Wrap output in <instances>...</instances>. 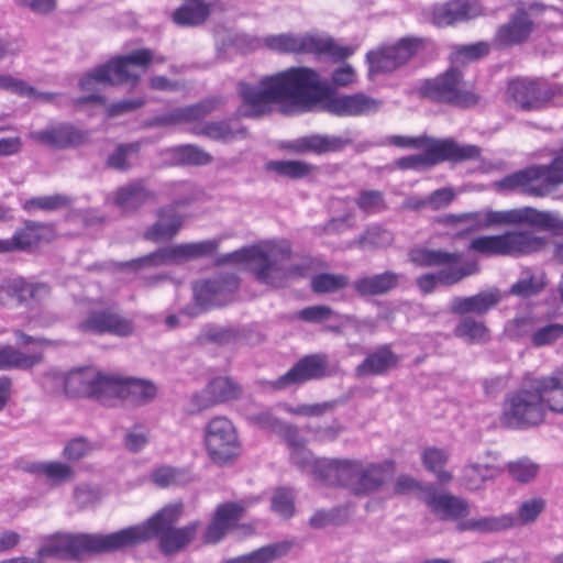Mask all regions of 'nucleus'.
I'll return each instance as SVG.
<instances>
[{
    "label": "nucleus",
    "instance_id": "f257e3e1",
    "mask_svg": "<svg viewBox=\"0 0 563 563\" xmlns=\"http://www.w3.org/2000/svg\"><path fill=\"white\" fill-rule=\"evenodd\" d=\"M323 90L320 75L303 66L265 76L257 86L239 84L246 107L242 114L250 118L269 113L274 103L280 104V112L286 115L310 111L320 102Z\"/></svg>",
    "mask_w": 563,
    "mask_h": 563
},
{
    "label": "nucleus",
    "instance_id": "f03ea898",
    "mask_svg": "<svg viewBox=\"0 0 563 563\" xmlns=\"http://www.w3.org/2000/svg\"><path fill=\"white\" fill-rule=\"evenodd\" d=\"M218 264L247 263L255 279L269 287H284L289 280L306 276L309 265L294 258L287 240H274L221 256Z\"/></svg>",
    "mask_w": 563,
    "mask_h": 563
},
{
    "label": "nucleus",
    "instance_id": "7ed1b4c3",
    "mask_svg": "<svg viewBox=\"0 0 563 563\" xmlns=\"http://www.w3.org/2000/svg\"><path fill=\"white\" fill-rule=\"evenodd\" d=\"M183 514L181 504H169L157 511L142 525L131 526L118 532H128L129 540L122 550L159 537L161 551L173 555L184 550L194 541L200 528L199 521H192L181 528H174Z\"/></svg>",
    "mask_w": 563,
    "mask_h": 563
},
{
    "label": "nucleus",
    "instance_id": "20e7f679",
    "mask_svg": "<svg viewBox=\"0 0 563 563\" xmlns=\"http://www.w3.org/2000/svg\"><path fill=\"white\" fill-rule=\"evenodd\" d=\"M320 472L327 477V485L342 486L356 496L377 493L393 473L394 463L365 462L357 459H334L320 464Z\"/></svg>",
    "mask_w": 563,
    "mask_h": 563
},
{
    "label": "nucleus",
    "instance_id": "39448f33",
    "mask_svg": "<svg viewBox=\"0 0 563 563\" xmlns=\"http://www.w3.org/2000/svg\"><path fill=\"white\" fill-rule=\"evenodd\" d=\"M128 532L98 533H57L51 537L38 551V558L78 559L85 554H101L121 551L129 540Z\"/></svg>",
    "mask_w": 563,
    "mask_h": 563
},
{
    "label": "nucleus",
    "instance_id": "423d86ee",
    "mask_svg": "<svg viewBox=\"0 0 563 563\" xmlns=\"http://www.w3.org/2000/svg\"><path fill=\"white\" fill-rule=\"evenodd\" d=\"M525 223L540 230L563 233V218L560 213L538 210L532 207L500 211L486 209L462 213V224L467 225L468 231H477L494 225H517Z\"/></svg>",
    "mask_w": 563,
    "mask_h": 563
},
{
    "label": "nucleus",
    "instance_id": "0eeeda50",
    "mask_svg": "<svg viewBox=\"0 0 563 563\" xmlns=\"http://www.w3.org/2000/svg\"><path fill=\"white\" fill-rule=\"evenodd\" d=\"M548 239L527 229L508 230L501 234L483 235L470 242L468 250L484 256L522 257L542 252Z\"/></svg>",
    "mask_w": 563,
    "mask_h": 563
},
{
    "label": "nucleus",
    "instance_id": "6e6552de",
    "mask_svg": "<svg viewBox=\"0 0 563 563\" xmlns=\"http://www.w3.org/2000/svg\"><path fill=\"white\" fill-rule=\"evenodd\" d=\"M152 60L153 53L147 48H140L128 55L114 57L107 64L86 74L79 82L80 89L84 91H92L96 89L97 84L118 86L128 82H136L140 79V74H137L134 68H147Z\"/></svg>",
    "mask_w": 563,
    "mask_h": 563
},
{
    "label": "nucleus",
    "instance_id": "1a4fd4ad",
    "mask_svg": "<svg viewBox=\"0 0 563 563\" xmlns=\"http://www.w3.org/2000/svg\"><path fill=\"white\" fill-rule=\"evenodd\" d=\"M545 419V405L534 380L529 388L509 393L503 401L500 423L509 429H528Z\"/></svg>",
    "mask_w": 563,
    "mask_h": 563
},
{
    "label": "nucleus",
    "instance_id": "9d476101",
    "mask_svg": "<svg viewBox=\"0 0 563 563\" xmlns=\"http://www.w3.org/2000/svg\"><path fill=\"white\" fill-rule=\"evenodd\" d=\"M427 151L422 154L409 155L399 158L396 166L399 169L423 170L441 162H463L479 157L481 150L476 145H461L453 139L432 141L424 145Z\"/></svg>",
    "mask_w": 563,
    "mask_h": 563
},
{
    "label": "nucleus",
    "instance_id": "9b49d317",
    "mask_svg": "<svg viewBox=\"0 0 563 563\" xmlns=\"http://www.w3.org/2000/svg\"><path fill=\"white\" fill-rule=\"evenodd\" d=\"M419 93L431 101L461 108L473 106L478 101V97L466 87L462 73L455 67L424 80L419 87Z\"/></svg>",
    "mask_w": 563,
    "mask_h": 563
},
{
    "label": "nucleus",
    "instance_id": "f8f14e48",
    "mask_svg": "<svg viewBox=\"0 0 563 563\" xmlns=\"http://www.w3.org/2000/svg\"><path fill=\"white\" fill-rule=\"evenodd\" d=\"M220 240H205L195 243L178 244L175 246L162 247L145 256L126 262L115 263L120 268L130 267L139 271L144 267H157L186 260H194L212 255L219 247Z\"/></svg>",
    "mask_w": 563,
    "mask_h": 563
},
{
    "label": "nucleus",
    "instance_id": "ddd939ff",
    "mask_svg": "<svg viewBox=\"0 0 563 563\" xmlns=\"http://www.w3.org/2000/svg\"><path fill=\"white\" fill-rule=\"evenodd\" d=\"M205 445L211 461L220 466L233 463L240 454L236 430L225 417H214L208 422Z\"/></svg>",
    "mask_w": 563,
    "mask_h": 563
},
{
    "label": "nucleus",
    "instance_id": "4468645a",
    "mask_svg": "<svg viewBox=\"0 0 563 563\" xmlns=\"http://www.w3.org/2000/svg\"><path fill=\"white\" fill-rule=\"evenodd\" d=\"M242 393V386L238 382L231 377L219 376L190 396L188 408L191 413L200 412L217 405L234 401Z\"/></svg>",
    "mask_w": 563,
    "mask_h": 563
},
{
    "label": "nucleus",
    "instance_id": "2eb2a0df",
    "mask_svg": "<svg viewBox=\"0 0 563 563\" xmlns=\"http://www.w3.org/2000/svg\"><path fill=\"white\" fill-rule=\"evenodd\" d=\"M249 44L253 49L263 45L272 51L294 54H312L316 51L325 48V43L320 40V36L309 33H283L267 35L263 38L254 37L249 40Z\"/></svg>",
    "mask_w": 563,
    "mask_h": 563
},
{
    "label": "nucleus",
    "instance_id": "dca6fc26",
    "mask_svg": "<svg viewBox=\"0 0 563 563\" xmlns=\"http://www.w3.org/2000/svg\"><path fill=\"white\" fill-rule=\"evenodd\" d=\"M542 165H532L509 174L495 181L497 190L520 191L525 195L543 198L550 195Z\"/></svg>",
    "mask_w": 563,
    "mask_h": 563
},
{
    "label": "nucleus",
    "instance_id": "f3484780",
    "mask_svg": "<svg viewBox=\"0 0 563 563\" xmlns=\"http://www.w3.org/2000/svg\"><path fill=\"white\" fill-rule=\"evenodd\" d=\"M330 375L325 354H310L300 358L287 373L268 383L273 389H285L308 380L321 379Z\"/></svg>",
    "mask_w": 563,
    "mask_h": 563
},
{
    "label": "nucleus",
    "instance_id": "a211bd4d",
    "mask_svg": "<svg viewBox=\"0 0 563 563\" xmlns=\"http://www.w3.org/2000/svg\"><path fill=\"white\" fill-rule=\"evenodd\" d=\"M420 46L418 38H402L397 44L385 46L366 55L369 74L391 73L406 64Z\"/></svg>",
    "mask_w": 563,
    "mask_h": 563
},
{
    "label": "nucleus",
    "instance_id": "6ab92c4d",
    "mask_svg": "<svg viewBox=\"0 0 563 563\" xmlns=\"http://www.w3.org/2000/svg\"><path fill=\"white\" fill-rule=\"evenodd\" d=\"M507 93L525 111L543 108L555 95L545 81L526 78L510 81Z\"/></svg>",
    "mask_w": 563,
    "mask_h": 563
},
{
    "label": "nucleus",
    "instance_id": "aec40b11",
    "mask_svg": "<svg viewBox=\"0 0 563 563\" xmlns=\"http://www.w3.org/2000/svg\"><path fill=\"white\" fill-rule=\"evenodd\" d=\"M78 329L84 333H108L124 338L133 334L134 323L131 319L111 310H97L91 311L80 321Z\"/></svg>",
    "mask_w": 563,
    "mask_h": 563
},
{
    "label": "nucleus",
    "instance_id": "412c9836",
    "mask_svg": "<svg viewBox=\"0 0 563 563\" xmlns=\"http://www.w3.org/2000/svg\"><path fill=\"white\" fill-rule=\"evenodd\" d=\"M29 137L55 148H68L87 143L89 133L69 123H58L41 131H32L29 133Z\"/></svg>",
    "mask_w": 563,
    "mask_h": 563
},
{
    "label": "nucleus",
    "instance_id": "4be33fe9",
    "mask_svg": "<svg viewBox=\"0 0 563 563\" xmlns=\"http://www.w3.org/2000/svg\"><path fill=\"white\" fill-rule=\"evenodd\" d=\"M238 286V278L233 275L200 282L194 288L195 299L201 307L223 306L232 299Z\"/></svg>",
    "mask_w": 563,
    "mask_h": 563
},
{
    "label": "nucleus",
    "instance_id": "5701e85b",
    "mask_svg": "<svg viewBox=\"0 0 563 563\" xmlns=\"http://www.w3.org/2000/svg\"><path fill=\"white\" fill-rule=\"evenodd\" d=\"M383 101L365 93L343 95L328 98L324 109L336 117H361L376 113Z\"/></svg>",
    "mask_w": 563,
    "mask_h": 563
},
{
    "label": "nucleus",
    "instance_id": "b1692460",
    "mask_svg": "<svg viewBox=\"0 0 563 563\" xmlns=\"http://www.w3.org/2000/svg\"><path fill=\"white\" fill-rule=\"evenodd\" d=\"M110 199L123 214H131L155 201L156 194L144 179H136L117 188Z\"/></svg>",
    "mask_w": 563,
    "mask_h": 563
},
{
    "label": "nucleus",
    "instance_id": "393cba45",
    "mask_svg": "<svg viewBox=\"0 0 563 563\" xmlns=\"http://www.w3.org/2000/svg\"><path fill=\"white\" fill-rule=\"evenodd\" d=\"M479 271L476 262H464L460 267H444L435 273H427L416 279L419 290L424 294H431L438 285L453 286L463 279L475 275Z\"/></svg>",
    "mask_w": 563,
    "mask_h": 563
},
{
    "label": "nucleus",
    "instance_id": "a878e982",
    "mask_svg": "<svg viewBox=\"0 0 563 563\" xmlns=\"http://www.w3.org/2000/svg\"><path fill=\"white\" fill-rule=\"evenodd\" d=\"M351 139L343 135L310 134L290 141L284 147L296 154L311 152L321 155L339 152L351 144Z\"/></svg>",
    "mask_w": 563,
    "mask_h": 563
},
{
    "label": "nucleus",
    "instance_id": "bb28decb",
    "mask_svg": "<svg viewBox=\"0 0 563 563\" xmlns=\"http://www.w3.org/2000/svg\"><path fill=\"white\" fill-rule=\"evenodd\" d=\"M0 292L16 298L20 305H40L49 298L51 287L46 283H31L23 277H15L3 282L0 285Z\"/></svg>",
    "mask_w": 563,
    "mask_h": 563
},
{
    "label": "nucleus",
    "instance_id": "cd10ccee",
    "mask_svg": "<svg viewBox=\"0 0 563 563\" xmlns=\"http://www.w3.org/2000/svg\"><path fill=\"white\" fill-rule=\"evenodd\" d=\"M503 299V294L497 288H490L470 297H454L450 305L451 312L455 314L487 313Z\"/></svg>",
    "mask_w": 563,
    "mask_h": 563
},
{
    "label": "nucleus",
    "instance_id": "c85d7f7f",
    "mask_svg": "<svg viewBox=\"0 0 563 563\" xmlns=\"http://www.w3.org/2000/svg\"><path fill=\"white\" fill-rule=\"evenodd\" d=\"M46 230L48 228L43 223L26 221L11 238L0 239V254L31 251L44 239Z\"/></svg>",
    "mask_w": 563,
    "mask_h": 563
},
{
    "label": "nucleus",
    "instance_id": "c756f323",
    "mask_svg": "<svg viewBox=\"0 0 563 563\" xmlns=\"http://www.w3.org/2000/svg\"><path fill=\"white\" fill-rule=\"evenodd\" d=\"M424 501L441 520H457L470 514L466 500L449 494H439L431 488L426 495Z\"/></svg>",
    "mask_w": 563,
    "mask_h": 563
},
{
    "label": "nucleus",
    "instance_id": "7c9ffc66",
    "mask_svg": "<svg viewBox=\"0 0 563 563\" xmlns=\"http://www.w3.org/2000/svg\"><path fill=\"white\" fill-rule=\"evenodd\" d=\"M243 510V507L235 503L219 506L205 532V543L213 544L219 542L227 531L240 520Z\"/></svg>",
    "mask_w": 563,
    "mask_h": 563
},
{
    "label": "nucleus",
    "instance_id": "2f4dec72",
    "mask_svg": "<svg viewBox=\"0 0 563 563\" xmlns=\"http://www.w3.org/2000/svg\"><path fill=\"white\" fill-rule=\"evenodd\" d=\"M187 2L173 13V22L179 26H198L203 24L211 12L218 8L220 0H186Z\"/></svg>",
    "mask_w": 563,
    "mask_h": 563
},
{
    "label": "nucleus",
    "instance_id": "473e14b6",
    "mask_svg": "<svg viewBox=\"0 0 563 563\" xmlns=\"http://www.w3.org/2000/svg\"><path fill=\"white\" fill-rule=\"evenodd\" d=\"M192 132L197 135L206 136L212 141L230 143L235 140L247 137V129L238 120L208 121Z\"/></svg>",
    "mask_w": 563,
    "mask_h": 563
},
{
    "label": "nucleus",
    "instance_id": "72a5a7b5",
    "mask_svg": "<svg viewBox=\"0 0 563 563\" xmlns=\"http://www.w3.org/2000/svg\"><path fill=\"white\" fill-rule=\"evenodd\" d=\"M399 356L388 345H382L369 353L361 364L355 367V376L363 378L367 376L384 375L396 367Z\"/></svg>",
    "mask_w": 563,
    "mask_h": 563
},
{
    "label": "nucleus",
    "instance_id": "f704fd0d",
    "mask_svg": "<svg viewBox=\"0 0 563 563\" xmlns=\"http://www.w3.org/2000/svg\"><path fill=\"white\" fill-rule=\"evenodd\" d=\"M157 221L144 233V239L152 242H164L176 235L183 224V217L174 206L163 207L157 211Z\"/></svg>",
    "mask_w": 563,
    "mask_h": 563
},
{
    "label": "nucleus",
    "instance_id": "c9c22d12",
    "mask_svg": "<svg viewBox=\"0 0 563 563\" xmlns=\"http://www.w3.org/2000/svg\"><path fill=\"white\" fill-rule=\"evenodd\" d=\"M533 27V23L529 14L522 10H518L516 14L498 29L496 42L501 46H512L525 42Z\"/></svg>",
    "mask_w": 563,
    "mask_h": 563
},
{
    "label": "nucleus",
    "instance_id": "e433bc0d",
    "mask_svg": "<svg viewBox=\"0 0 563 563\" xmlns=\"http://www.w3.org/2000/svg\"><path fill=\"white\" fill-rule=\"evenodd\" d=\"M401 275L391 271L357 278L354 290L362 297L379 296L398 287Z\"/></svg>",
    "mask_w": 563,
    "mask_h": 563
},
{
    "label": "nucleus",
    "instance_id": "4c0bfd02",
    "mask_svg": "<svg viewBox=\"0 0 563 563\" xmlns=\"http://www.w3.org/2000/svg\"><path fill=\"white\" fill-rule=\"evenodd\" d=\"M516 528L514 515L476 517L459 521L456 529L461 532L473 531L482 534L498 533Z\"/></svg>",
    "mask_w": 563,
    "mask_h": 563
},
{
    "label": "nucleus",
    "instance_id": "58836bf2",
    "mask_svg": "<svg viewBox=\"0 0 563 563\" xmlns=\"http://www.w3.org/2000/svg\"><path fill=\"white\" fill-rule=\"evenodd\" d=\"M52 377L60 380L63 393L69 396H90L97 371L91 367L71 371L68 374L53 373Z\"/></svg>",
    "mask_w": 563,
    "mask_h": 563
},
{
    "label": "nucleus",
    "instance_id": "ea45409f",
    "mask_svg": "<svg viewBox=\"0 0 563 563\" xmlns=\"http://www.w3.org/2000/svg\"><path fill=\"white\" fill-rule=\"evenodd\" d=\"M462 257V253L459 252L451 253L426 247L412 249L409 252V260L421 267H460Z\"/></svg>",
    "mask_w": 563,
    "mask_h": 563
},
{
    "label": "nucleus",
    "instance_id": "a19ab883",
    "mask_svg": "<svg viewBox=\"0 0 563 563\" xmlns=\"http://www.w3.org/2000/svg\"><path fill=\"white\" fill-rule=\"evenodd\" d=\"M121 399L135 406H143L153 401L157 388L151 380L133 377L123 378Z\"/></svg>",
    "mask_w": 563,
    "mask_h": 563
},
{
    "label": "nucleus",
    "instance_id": "79ce46f5",
    "mask_svg": "<svg viewBox=\"0 0 563 563\" xmlns=\"http://www.w3.org/2000/svg\"><path fill=\"white\" fill-rule=\"evenodd\" d=\"M290 548L291 544L289 542H275L247 554L229 559L225 563H273L285 556L290 551Z\"/></svg>",
    "mask_w": 563,
    "mask_h": 563
},
{
    "label": "nucleus",
    "instance_id": "37998d69",
    "mask_svg": "<svg viewBox=\"0 0 563 563\" xmlns=\"http://www.w3.org/2000/svg\"><path fill=\"white\" fill-rule=\"evenodd\" d=\"M31 473L43 475L53 486L73 482L75 472L73 467L64 462H40L29 467Z\"/></svg>",
    "mask_w": 563,
    "mask_h": 563
},
{
    "label": "nucleus",
    "instance_id": "c03bdc74",
    "mask_svg": "<svg viewBox=\"0 0 563 563\" xmlns=\"http://www.w3.org/2000/svg\"><path fill=\"white\" fill-rule=\"evenodd\" d=\"M547 285L545 275L526 267L520 272L518 280L510 287L509 294L528 298L538 295Z\"/></svg>",
    "mask_w": 563,
    "mask_h": 563
},
{
    "label": "nucleus",
    "instance_id": "a18cd8bd",
    "mask_svg": "<svg viewBox=\"0 0 563 563\" xmlns=\"http://www.w3.org/2000/svg\"><path fill=\"white\" fill-rule=\"evenodd\" d=\"M537 386L545 405V411L563 413V382L556 376L538 379Z\"/></svg>",
    "mask_w": 563,
    "mask_h": 563
},
{
    "label": "nucleus",
    "instance_id": "49530a36",
    "mask_svg": "<svg viewBox=\"0 0 563 563\" xmlns=\"http://www.w3.org/2000/svg\"><path fill=\"white\" fill-rule=\"evenodd\" d=\"M42 354H24L12 345H0V371L27 369L42 362Z\"/></svg>",
    "mask_w": 563,
    "mask_h": 563
},
{
    "label": "nucleus",
    "instance_id": "de8ad7c7",
    "mask_svg": "<svg viewBox=\"0 0 563 563\" xmlns=\"http://www.w3.org/2000/svg\"><path fill=\"white\" fill-rule=\"evenodd\" d=\"M454 335L470 344H484L490 339L489 329L474 318H463L454 329Z\"/></svg>",
    "mask_w": 563,
    "mask_h": 563
},
{
    "label": "nucleus",
    "instance_id": "09e8293b",
    "mask_svg": "<svg viewBox=\"0 0 563 563\" xmlns=\"http://www.w3.org/2000/svg\"><path fill=\"white\" fill-rule=\"evenodd\" d=\"M290 460L292 464L296 465L299 470L312 474L316 479L327 485L325 474H323V472H320L319 466L321 462L333 461L334 459H317L313 456L312 452L309 449H307L306 445H303L301 448L290 451Z\"/></svg>",
    "mask_w": 563,
    "mask_h": 563
},
{
    "label": "nucleus",
    "instance_id": "8fccbe9b",
    "mask_svg": "<svg viewBox=\"0 0 563 563\" xmlns=\"http://www.w3.org/2000/svg\"><path fill=\"white\" fill-rule=\"evenodd\" d=\"M265 169L282 177L301 179L310 175L316 167L301 161H269L265 164Z\"/></svg>",
    "mask_w": 563,
    "mask_h": 563
},
{
    "label": "nucleus",
    "instance_id": "3c124183",
    "mask_svg": "<svg viewBox=\"0 0 563 563\" xmlns=\"http://www.w3.org/2000/svg\"><path fill=\"white\" fill-rule=\"evenodd\" d=\"M172 157L179 165L205 166L213 161L210 153L195 144H186L173 147Z\"/></svg>",
    "mask_w": 563,
    "mask_h": 563
},
{
    "label": "nucleus",
    "instance_id": "603ef678",
    "mask_svg": "<svg viewBox=\"0 0 563 563\" xmlns=\"http://www.w3.org/2000/svg\"><path fill=\"white\" fill-rule=\"evenodd\" d=\"M349 282L344 274L320 273L311 277L310 288L318 295L335 294L344 289Z\"/></svg>",
    "mask_w": 563,
    "mask_h": 563
},
{
    "label": "nucleus",
    "instance_id": "864d4df0",
    "mask_svg": "<svg viewBox=\"0 0 563 563\" xmlns=\"http://www.w3.org/2000/svg\"><path fill=\"white\" fill-rule=\"evenodd\" d=\"M123 378L115 375H107L97 371V377L92 384L91 397L100 399L121 398Z\"/></svg>",
    "mask_w": 563,
    "mask_h": 563
},
{
    "label": "nucleus",
    "instance_id": "5fc2aeb1",
    "mask_svg": "<svg viewBox=\"0 0 563 563\" xmlns=\"http://www.w3.org/2000/svg\"><path fill=\"white\" fill-rule=\"evenodd\" d=\"M497 475L494 466L488 464L472 463L464 467L463 481L467 488L477 490L484 486L487 481Z\"/></svg>",
    "mask_w": 563,
    "mask_h": 563
},
{
    "label": "nucleus",
    "instance_id": "6e6d98bb",
    "mask_svg": "<svg viewBox=\"0 0 563 563\" xmlns=\"http://www.w3.org/2000/svg\"><path fill=\"white\" fill-rule=\"evenodd\" d=\"M448 454L438 448H428L422 453V463L431 472L437 474L440 482L446 483L451 481L452 476L449 472L443 471L446 463Z\"/></svg>",
    "mask_w": 563,
    "mask_h": 563
},
{
    "label": "nucleus",
    "instance_id": "4d7b16f0",
    "mask_svg": "<svg viewBox=\"0 0 563 563\" xmlns=\"http://www.w3.org/2000/svg\"><path fill=\"white\" fill-rule=\"evenodd\" d=\"M222 104L219 98H208L195 104L179 107L185 124L202 120Z\"/></svg>",
    "mask_w": 563,
    "mask_h": 563
},
{
    "label": "nucleus",
    "instance_id": "13d9d810",
    "mask_svg": "<svg viewBox=\"0 0 563 563\" xmlns=\"http://www.w3.org/2000/svg\"><path fill=\"white\" fill-rule=\"evenodd\" d=\"M355 205L366 214L379 213L387 209L384 192L379 190H361L355 198Z\"/></svg>",
    "mask_w": 563,
    "mask_h": 563
},
{
    "label": "nucleus",
    "instance_id": "bf43d9fd",
    "mask_svg": "<svg viewBox=\"0 0 563 563\" xmlns=\"http://www.w3.org/2000/svg\"><path fill=\"white\" fill-rule=\"evenodd\" d=\"M346 430V427L338 419L332 420L329 424L309 426L307 431L312 440L318 443H332Z\"/></svg>",
    "mask_w": 563,
    "mask_h": 563
},
{
    "label": "nucleus",
    "instance_id": "052dcab7",
    "mask_svg": "<svg viewBox=\"0 0 563 563\" xmlns=\"http://www.w3.org/2000/svg\"><path fill=\"white\" fill-rule=\"evenodd\" d=\"M508 474L517 482L529 483L539 473V465L528 457L510 461L506 465Z\"/></svg>",
    "mask_w": 563,
    "mask_h": 563
},
{
    "label": "nucleus",
    "instance_id": "680f3d73",
    "mask_svg": "<svg viewBox=\"0 0 563 563\" xmlns=\"http://www.w3.org/2000/svg\"><path fill=\"white\" fill-rule=\"evenodd\" d=\"M464 19H466L465 9L456 3L439 4L432 12L433 23L438 26L451 25Z\"/></svg>",
    "mask_w": 563,
    "mask_h": 563
},
{
    "label": "nucleus",
    "instance_id": "e2e57ef3",
    "mask_svg": "<svg viewBox=\"0 0 563 563\" xmlns=\"http://www.w3.org/2000/svg\"><path fill=\"white\" fill-rule=\"evenodd\" d=\"M240 333L234 328L228 327H208L199 336L201 343H214L218 345H229L235 343Z\"/></svg>",
    "mask_w": 563,
    "mask_h": 563
},
{
    "label": "nucleus",
    "instance_id": "0e129e2a",
    "mask_svg": "<svg viewBox=\"0 0 563 563\" xmlns=\"http://www.w3.org/2000/svg\"><path fill=\"white\" fill-rule=\"evenodd\" d=\"M393 240L390 231L379 225H372L354 243L361 247H386L393 243Z\"/></svg>",
    "mask_w": 563,
    "mask_h": 563
},
{
    "label": "nucleus",
    "instance_id": "69168bd1",
    "mask_svg": "<svg viewBox=\"0 0 563 563\" xmlns=\"http://www.w3.org/2000/svg\"><path fill=\"white\" fill-rule=\"evenodd\" d=\"M272 510L278 516L288 519L295 514V495L290 488L279 487L272 497Z\"/></svg>",
    "mask_w": 563,
    "mask_h": 563
},
{
    "label": "nucleus",
    "instance_id": "338daca9",
    "mask_svg": "<svg viewBox=\"0 0 563 563\" xmlns=\"http://www.w3.org/2000/svg\"><path fill=\"white\" fill-rule=\"evenodd\" d=\"M563 338L562 323H548L541 327H534L531 336V344L536 347L551 345Z\"/></svg>",
    "mask_w": 563,
    "mask_h": 563
},
{
    "label": "nucleus",
    "instance_id": "774afa93",
    "mask_svg": "<svg viewBox=\"0 0 563 563\" xmlns=\"http://www.w3.org/2000/svg\"><path fill=\"white\" fill-rule=\"evenodd\" d=\"M150 435L151 432L146 426L134 424L126 429L123 438V445L128 451L137 453L148 444Z\"/></svg>",
    "mask_w": 563,
    "mask_h": 563
}]
</instances>
